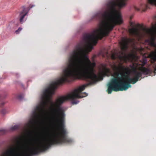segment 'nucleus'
<instances>
[{"instance_id":"7ed1b4c3","label":"nucleus","mask_w":156,"mask_h":156,"mask_svg":"<svg viewBox=\"0 0 156 156\" xmlns=\"http://www.w3.org/2000/svg\"><path fill=\"white\" fill-rule=\"evenodd\" d=\"M49 108V110L51 116V130L49 131L48 129L45 132L44 136L41 137V140L40 141L38 139L37 140L38 143L39 141H42V139L44 138L48 139L51 140L53 138V135L56 133L58 132L61 135L68 134V132L65 126V119L66 114L65 111L66 110L63 106H59L58 108L54 106H51L48 105V107H44V113L42 114L38 110L36 112V113L38 116L36 117H34L32 115V112L31 113L30 117L27 123V126L37 124L38 125L40 124H43L44 121L42 119H36L37 118L41 117L42 115L44 113L45 109L46 108Z\"/></svg>"},{"instance_id":"39448f33","label":"nucleus","mask_w":156,"mask_h":156,"mask_svg":"<svg viewBox=\"0 0 156 156\" xmlns=\"http://www.w3.org/2000/svg\"><path fill=\"white\" fill-rule=\"evenodd\" d=\"M129 67L132 70L133 74L134 77L129 76L126 78L120 76L113 79L110 83L107 84L108 94L112 93V90L116 91L126 90L129 88L131 87L130 84H135L138 81L139 78L141 77L142 74L146 75L151 73L150 69L146 68L142 71L139 72L136 70V67L134 64L130 65Z\"/></svg>"},{"instance_id":"20e7f679","label":"nucleus","mask_w":156,"mask_h":156,"mask_svg":"<svg viewBox=\"0 0 156 156\" xmlns=\"http://www.w3.org/2000/svg\"><path fill=\"white\" fill-rule=\"evenodd\" d=\"M54 82H52L49 84L47 87L44 88L39 94V101L38 103L35 106L34 111L32 112V115L34 117L38 116L36 112L38 110L42 114L44 113V107H48V105L51 106H54L58 108L59 106H62V105L67 100H72L71 103L72 105H76L79 102V100H76V99L80 98H75L72 99L69 95H72V92L68 93L66 95H62L58 96L53 101L52 99L53 96L55 94V90L59 85H54Z\"/></svg>"},{"instance_id":"cd10ccee","label":"nucleus","mask_w":156,"mask_h":156,"mask_svg":"<svg viewBox=\"0 0 156 156\" xmlns=\"http://www.w3.org/2000/svg\"><path fill=\"white\" fill-rule=\"evenodd\" d=\"M123 40L125 41V42H126V41H127V38L126 37H123L122 38Z\"/></svg>"},{"instance_id":"4468645a","label":"nucleus","mask_w":156,"mask_h":156,"mask_svg":"<svg viewBox=\"0 0 156 156\" xmlns=\"http://www.w3.org/2000/svg\"><path fill=\"white\" fill-rule=\"evenodd\" d=\"M7 130L5 129H0V134L1 135H3L6 133Z\"/></svg>"},{"instance_id":"6e6552de","label":"nucleus","mask_w":156,"mask_h":156,"mask_svg":"<svg viewBox=\"0 0 156 156\" xmlns=\"http://www.w3.org/2000/svg\"><path fill=\"white\" fill-rule=\"evenodd\" d=\"M122 3H125L126 5L127 4L126 2L127 0H119ZM147 3H143L140 4L138 6L134 5H132L129 7V11H140L141 9L142 11H145L146 9L149 8L148 4L156 6V0H147Z\"/></svg>"},{"instance_id":"412c9836","label":"nucleus","mask_w":156,"mask_h":156,"mask_svg":"<svg viewBox=\"0 0 156 156\" xmlns=\"http://www.w3.org/2000/svg\"><path fill=\"white\" fill-rule=\"evenodd\" d=\"M147 60L146 58H144L142 62L144 64V65H145L146 64H147Z\"/></svg>"},{"instance_id":"4be33fe9","label":"nucleus","mask_w":156,"mask_h":156,"mask_svg":"<svg viewBox=\"0 0 156 156\" xmlns=\"http://www.w3.org/2000/svg\"><path fill=\"white\" fill-rule=\"evenodd\" d=\"M151 41L149 39H146L145 40V42L146 43H147L148 44H149H149L151 43Z\"/></svg>"},{"instance_id":"9b49d317","label":"nucleus","mask_w":156,"mask_h":156,"mask_svg":"<svg viewBox=\"0 0 156 156\" xmlns=\"http://www.w3.org/2000/svg\"><path fill=\"white\" fill-rule=\"evenodd\" d=\"M19 127V126L18 125H14V126H11L10 127L9 129L10 131H14L18 129Z\"/></svg>"},{"instance_id":"dca6fc26","label":"nucleus","mask_w":156,"mask_h":156,"mask_svg":"<svg viewBox=\"0 0 156 156\" xmlns=\"http://www.w3.org/2000/svg\"><path fill=\"white\" fill-rule=\"evenodd\" d=\"M18 98L20 101H22L24 99V97L22 94H20L18 96Z\"/></svg>"},{"instance_id":"f3484780","label":"nucleus","mask_w":156,"mask_h":156,"mask_svg":"<svg viewBox=\"0 0 156 156\" xmlns=\"http://www.w3.org/2000/svg\"><path fill=\"white\" fill-rule=\"evenodd\" d=\"M22 29V28L21 27H20L18 28V29L17 30H16L15 32L16 34H18L20 33V32L21 30Z\"/></svg>"},{"instance_id":"ddd939ff","label":"nucleus","mask_w":156,"mask_h":156,"mask_svg":"<svg viewBox=\"0 0 156 156\" xmlns=\"http://www.w3.org/2000/svg\"><path fill=\"white\" fill-rule=\"evenodd\" d=\"M14 82L16 85H20L22 87L23 89H25L23 84L22 83H21L20 81L15 80L14 81Z\"/></svg>"},{"instance_id":"f257e3e1","label":"nucleus","mask_w":156,"mask_h":156,"mask_svg":"<svg viewBox=\"0 0 156 156\" xmlns=\"http://www.w3.org/2000/svg\"><path fill=\"white\" fill-rule=\"evenodd\" d=\"M103 6V9L95 13L91 18L87 21L88 23L93 19L98 21L99 27L91 32H84L81 40L74 48L81 50L83 48L93 49V44L95 45L98 39H101L111 31L115 27L123 22L120 9L126 6L125 3H122L119 0H106Z\"/></svg>"},{"instance_id":"5701e85b","label":"nucleus","mask_w":156,"mask_h":156,"mask_svg":"<svg viewBox=\"0 0 156 156\" xmlns=\"http://www.w3.org/2000/svg\"><path fill=\"white\" fill-rule=\"evenodd\" d=\"M18 137H15L14 138V139L15 140L17 143H19V141L18 140Z\"/></svg>"},{"instance_id":"a878e982","label":"nucleus","mask_w":156,"mask_h":156,"mask_svg":"<svg viewBox=\"0 0 156 156\" xmlns=\"http://www.w3.org/2000/svg\"><path fill=\"white\" fill-rule=\"evenodd\" d=\"M80 94H86V96H85V97H86V96H87L88 95V94L86 92H81V93H80Z\"/></svg>"},{"instance_id":"f8f14e48","label":"nucleus","mask_w":156,"mask_h":156,"mask_svg":"<svg viewBox=\"0 0 156 156\" xmlns=\"http://www.w3.org/2000/svg\"><path fill=\"white\" fill-rule=\"evenodd\" d=\"M22 7L23 8V10L24 9V12L26 13L27 14H28V13L29 12V11L31 9L30 7L29 6L28 7L26 8V7L24 6H22Z\"/></svg>"},{"instance_id":"393cba45","label":"nucleus","mask_w":156,"mask_h":156,"mask_svg":"<svg viewBox=\"0 0 156 156\" xmlns=\"http://www.w3.org/2000/svg\"><path fill=\"white\" fill-rule=\"evenodd\" d=\"M35 6V5H34L30 4V5H29V6L30 7V9H31L32 8L34 7Z\"/></svg>"},{"instance_id":"c756f323","label":"nucleus","mask_w":156,"mask_h":156,"mask_svg":"<svg viewBox=\"0 0 156 156\" xmlns=\"http://www.w3.org/2000/svg\"><path fill=\"white\" fill-rule=\"evenodd\" d=\"M154 70H155L156 71V66H155V67L154 68Z\"/></svg>"},{"instance_id":"6ab92c4d","label":"nucleus","mask_w":156,"mask_h":156,"mask_svg":"<svg viewBox=\"0 0 156 156\" xmlns=\"http://www.w3.org/2000/svg\"><path fill=\"white\" fill-rule=\"evenodd\" d=\"M5 142V141L4 140H2L1 138H0V147L1 146L4 144Z\"/></svg>"},{"instance_id":"2f4dec72","label":"nucleus","mask_w":156,"mask_h":156,"mask_svg":"<svg viewBox=\"0 0 156 156\" xmlns=\"http://www.w3.org/2000/svg\"><path fill=\"white\" fill-rule=\"evenodd\" d=\"M29 133H30V134H31V133L30 132H29Z\"/></svg>"},{"instance_id":"aec40b11","label":"nucleus","mask_w":156,"mask_h":156,"mask_svg":"<svg viewBox=\"0 0 156 156\" xmlns=\"http://www.w3.org/2000/svg\"><path fill=\"white\" fill-rule=\"evenodd\" d=\"M150 45H151L152 46L156 47V43L155 42L151 41V43L149 44Z\"/></svg>"},{"instance_id":"7c9ffc66","label":"nucleus","mask_w":156,"mask_h":156,"mask_svg":"<svg viewBox=\"0 0 156 156\" xmlns=\"http://www.w3.org/2000/svg\"><path fill=\"white\" fill-rule=\"evenodd\" d=\"M0 19H1V18H0ZM2 24V23H0V25Z\"/></svg>"},{"instance_id":"f03ea898","label":"nucleus","mask_w":156,"mask_h":156,"mask_svg":"<svg viewBox=\"0 0 156 156\" xmlns=\"http://www.w3.org/2000/svg\"><path fill=\"white\" fill-rule=\"evenodd\" d=\"M89 48H83L81 50L76 49L70 51L68 54L66 61L61 66L62 72L65 77L74 78L75 75L80 79L89 80L97 77L94 68L96 63L94 59L93 62L86 53L91 51Z\"/></svg>"},{"instance_id":"9d476101","label":"nucleus","mask_w":156,"mask_h":156,"mask_svg":"<svg viewBox=\"0 0 156 156\" xmlns=\"http://www.w3.org/2000/svg\"><path fill=\"white\" fill-rule=\"evenodd\" d=\"M130 24L131 26L130 30V33L133 35L136 34L137 33V29L134 27V23L132 21H130Z\"/></svg>"},{"instance_id":"c85d7f7f","label":"nucleus","mask_w":156,"mask_h":156,"mask_svg":"<svg viewBox=\"0 0 156 156\" xmlns=\"http://www.w3.org/2000/svg\"><path fill=\"white\" fill-rule=\"evenodd\" d=\"M5 102H2V103H1V105L2 106H3L5 105Z\"/></svg>"},{"instance_id":"b1692460","label":"nucleus","mask_w":156,"mask_h":156,"mask_svg":"<svg viewBox=\"0 0 156 156\" xmlns=\"http://www.w3.org/2000/svg\"><path fill=\"white\" fill-rule=\"evenodd\" d=\"M69 48V45H67L64 48V50L66 51Z\"/></svg>"},{"instance_id":"473e14b6","label":"nucleus","mask_w":156,"mask_h":156,"mask_svg":"<svg viewBox=\"0 0 156 156\" xmlns=\"http://www.w3.org/2000/svg\"><path fill=\"white\" fill-rule=\"evenodd\" d=\"M119 74H118V76H119Z\"/></svg>"},{"instance_id":"0eeeda50","label":"nucleus","mask_w":156,"mask_h":156,"mask_svg":"<svg viewBox=\"0 0 156 156\" xmlns=\"http://www.w3.org/2000/svg\"><path fill=\"white\" fill-rule=\"evenodd\" d=\"M74 76L75 77L73 79L69 77H65L64 76V73L62 72L61 76L56 79L52 82H54V85H59L62 84L65 82H69L76 79H80L88 82V83L86 84L80 86L77 88L72 90L71 91L72 92V95H70V94L69 95L70 96V97H71V98L72 99H74L75 98H83L85 96H84L81 94H80V93H81L82 91L83 90L85 89V87L87 86L91 85L95 83V82L94 81V79L97 78V77L96 78H94L92 79L89 80H86L80 78L77 75H75Z\"/></svg>"},{"instance_id":"bb28decb","label":"nucleus","mask_w":156,"mask_h":156,"mask_svg":"<svg viewBox=\"0 0 156 156\" xmlns=\"http://www.w3.org/2000/svg\"><path fill=\"white\" fill-rule=\"evenodd\" d=\"M16 76L17 78H19L20 76V75L18 73H16Z\"/></svg>"},{"instance_id":"423d86ee","label":"nucleus","mask_w":156,"mask_h":156,"mask_svg":"<svg viewBox=\"0 0 156 156\" xmlns=\"http://www.w3.org/2000/svg\"><path fill=\"white\" fill-rule=\"evenodd\" d=\"M56 133L53 135L52 139L44 138H42V141H39L37 145L32 144V147L29 148L32 155H37L44 152L54 145L71 144L74 143V139L68 136V134L61 135L58 132Z\"/></svg>"},{"instance_id":"a211bd4d","label":"nucleus","mask_w":156,"mask_h":156,"mask_svg":"<svg viewBox=\"0 0 156 156\" xmlns=\"http://www.w3.org/2000/svg\"><path fill=\"white\" fill-rule=\"evenodd\" d=\"M7 95L6 94H5L3 95H1L0 96V98H1L2 99H4L7 97Z\"/></svg>"},{"instance_id":"1a4fd4ad","label":"nucleus","mask_w":156,"mask_h":156,"mask_svg":"<svg viewBox=\"0 0 156 156\" xmlns=\"http://www.w3.org/2000/svg\"><path fill=\"white\" fill-rule=\"evenodd\" d=\"M24 9L22 10L20 12L19 14L20 19L19 21L21 24H23L24 22L26 21L27 17L25 18V17L26 16H27L28 14L24 12Z\"/></svg>"},{"instance_id":"2eb2a0df","label":"nucleus","mask_w":156,"mask_h":156,"mask_svg":"<svg viewBox=\"0 0 156 156\" xmlns=\"http://www.w3.org/2000/svg\"><path fill=\"white\" fill-rule=\"evenodd\" d=\"M1 112L3 115H4L7 113V112L6 109H3L2 110Z\"/></svg>"}]
</instances>
